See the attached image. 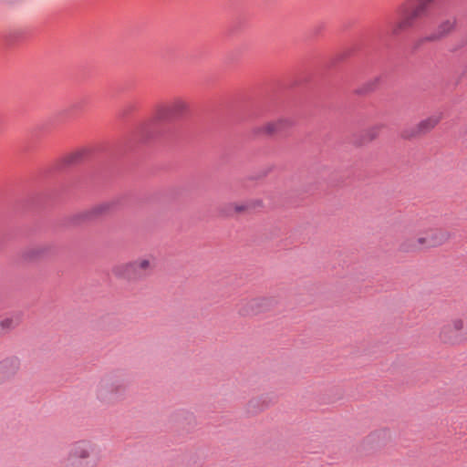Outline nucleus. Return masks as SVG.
<instances>
[{"mask_svg": "<svg viewBox=\"0 0 467 467\" xmlns=\"http://www.w3.org/2000/svg\"><path fill=\"white\" fill-rule=\"evenodd\" d=\"M435 0H407L398 8L399 20L393 25L391 32L397 36L411 28L416 21L426 16Z\"/></svg>", "mask_w": 467, "mask_h": 467, "instance_id": "nucleus-1", "label": "nucleus"}, {"mask_svg": "<svg viewBox=\"0 0 467 467\" xmlns=\"http://www.w3.org/2000/svg\"><path fill=\"white\" fill-rule=\"evenodd\" d=\"M98 445L89 439L70 443L67 451V467H98Z\"/></svg>", "mask_w": 467, "mask_h": 467, "instance_id": "nucleus-2", "label": "nucleus"}, {"mask_svg": "<svg viewBox=\"0 0 467 467\" xmlns=\"http://www.w3.org/2000/svg\"><path fill=\"white\" fill-rule=\"evenodd\" d=\"M156 266V258L151 254L138 257L112 268L113 275L128 281H137L148 276Z\"/></svg>", "mask_w": 467, "mask_h": 467, "instance_id": "nucleus-3", "label": "nucleus"}, {"mask_svg": "<svg viewBox=\"0 0 467 467\" xmlns=\"http://www.w3.org/2000/svg\"><path fill=\"white\" fill-rule=\"evenodd\" d=\"M94 396L103 405H115L126 399L127 386L121 379L105 377L100 379L96 385Z\"/></svg>", "mask_w": 467, "mask_h": 467, "instance_id": "nucleus-4", "label": "nucleus"}, {"mask_svg": "<svg viewBox=\"0 0 467 467\" xmlns=\"http://www.w3.org/2000/svg\"><path fill=\"white\" fill-rule=\"evenodd\" d=\"M449 239V234L441 229H429L416 238L406 239L400 244V249L406 253H416L437 247Z\"/></svg>", "mask_w": 467, "mask_h": 467, "instance_id": "nucleus-5", "label": "nucleus"}, {"mask_svg": "<svg viewBox=\"0 0 467 467\" xmlns=\"http://www.w3.org/2000/svg\"><path fill=\"white\" fill-rule=\"evenodd\" d=\"M439 340L445 345H460L467 339L464 319L456 317L444 324L438 333Z\"/></svg>", "mask_w": 467, "mask_h": 467, "instance_id": "nucleus-6", "label": "nucleus"}, {"mask_svg": "<svg viewBox=\"0 0 467 467\" xmlns=\"http://www.w3.org/2000/svg\"><path fill=\"white\" fill-rule=\"evenodd\" d=\"M273 307V300L268 297L259 296L244 299L238 306V313L243 317L256 316L268 312Z\"/></svg>", "mask_w": 467, "mask_h": 467, "instance_id": "nucleus-7", "label": "nucleus"}, {"mask_svg": "<svg viewBox=\"0 0 467 467\" xmlns=\"http://www.w3.org/2000/svg\"><path fill=\"white\" fill-rule=\"evenodd\" d=\"M190 105L187 100L177 98L168 105L160 108L156 112V119H166L169 117H179L188 112Z\"/></svg>", "mask_w": 467, "mask_h": 467, "instance_id": "nucleus-8", "label": "nucleus"}, {"mask_svg": "<svg viewBox=\"0 0 467 467\" xmlns=\"http://www.w3.org/2000/svg\"><path fill=\"white\" fill-rule=\"evenodd\" d=\"M457 20L455 17L446 18L437 26L435 31L428 36L431 41L443 38L454 31Z\"/></svg>", "mask_w": 467, "mask_h": 467, "instance_id": "nucleus-9", "label": "nucleus"}, {"mask_svg": "<svg viewBox=\"0 0 467 467\" xmlns=\"http://www.w3.org/2000/svg\"><path fill=\"white\" fill-rule=\"evenodd\" d=\"M20 369V360L17 358L11 357L3 359L0 362V379L5 380L13 378Z\"/></svg>", "mask_w": 467, "mask_h": 467, "instance_id": "nucleus-10", "label": "nucleus"}, {"mask_svg": "<svg viewBox=\"0 0 467 467\" xmlns=\"http://www.w3.org/2000/svg\"><path fill=\"white\" fill-rule=\"evenodd\" d=\"M291 124L290 119L282 118L262 125L258 128V132L266 135H274L287 129Z\"/></svg>", "mask_w": 467, "mask_h": 467, "instance_id": "nucleus-11", "label": "nucleus"}, {"mask_svg": "<svg viewBox=\"0 0 467 467\" xmlns=\"http://www.w3.org/2000/svg\"><path fill=\"white\" fill-rule=\"evenodd\" d=\"M21 322V317L18 314H11L0 320V331L1 334L8 333L14 330L19 326Z\"/></svg>", "mask_w": 467, "mask_h": 467, "instance_id": "nucleus-12", "label": "nucleus"}, {"mask_svg": "<svg viewBox=\"0 0 467 467\" xmlns=\"http://www.w3.org/2000/svg\"><path fill=\"white\" fill-rule=\"evenodd\" d=\"M441 115H432L428 117L427 119L421 120L417 125V130L420 133H426L432 129H434L438 123L441 121Z\"/></svg>", "mask_w": 467, "mask_h": 467, "instance_id": "nucleus-13", "label": "nucleus"}, {"mask_svg": "<svg viewBox=\"0 0 467 467\" xmlns=\"http://www.w3.org/2000/svg\"><path fill=\"white\" fill-rule=\"evenodd\" d=\"M246 202H247L249 212L256 210V209H261L264 206L263 200L259 199V198L249 199V200H246Z\"/></svg>", "mask_w": 467, "mask_h": 467, "instance_id": "nucleus-14", "label": "nucleus"}, {"mask_svg": "<svg viewBox=\"0 0 467 467\" xmlns=\"http://www.w3.org/2000/svg\"><path fill=\"white\" fill-rule=\"evenodd\" d=\"M231 207L237 213H248L249 212L246 201H244V202H241L233 203L231 205Z\"/></svg>", "mask_w": 467, "mask_h": 467, "instance_id": "nucleus-15", "label": "nucleus"}, {"mask_svg": "<svg viewBox=\"0 0 467 467\" xmlns=\"http://www.w3.org/2000/svg\"><path fill=\"white\" fill-rule=\"evenodd\" d=\"M380 129H381L380 126H373V127L369 128L366 131V137H367L368 140H375L379 136V134L380 132Z\"/></svg>", "mask_w": 467, "mask_h": 467, "instance_id": "nucleus-16", "label": "nucleus"}, {"mask_svg": "<svg viewBox=\"0 0 467 467\" xmlns=\"http://www.w3.org/2000/svg\"><path fill=\"white\" fill-rule=\"evenodd\" d=\"M44 252V249L41 248V247H36V248H32L30 249L27 253H28V257H35V256H37L39 255L40 254H42Z\"/></svg>", "mask_w": 467, "mask_h": 467, "instance_id": "nucleus-17", "label": "nucleus"}, {"mask_svg": "<svg viewBox=\"0 0 467 467\" xmlns=\"http://www.w3.org/2000/svg\"><path fill=\"white\" fill-rule=\"evenodd\" d=\"M109 208V205L108 203H103V204H99L98 206H96L94 208V212L96 213H105L106 211H108Z\"/></svg>", "mask_w": 467, "mask_h": 467, "instance_id": "nucleus-18", "label": "nucleus"}, {"mask_svg": "<svg viewBox=\"0 0 467 467\" xmlns=\"http://www.w3.org/2000/svg\"><path fill=\"white\" fill-rule=\"evenodd\" d=\"M86 152V150H80V151H78L76 153H74V155L72 156L74 159H78L80 158L84 153Z\"/></svg>", "mask_w": 467, "mask_h": 467, "instance_id": "nucleus-19", "label": "nucleus"}]
</instances>
